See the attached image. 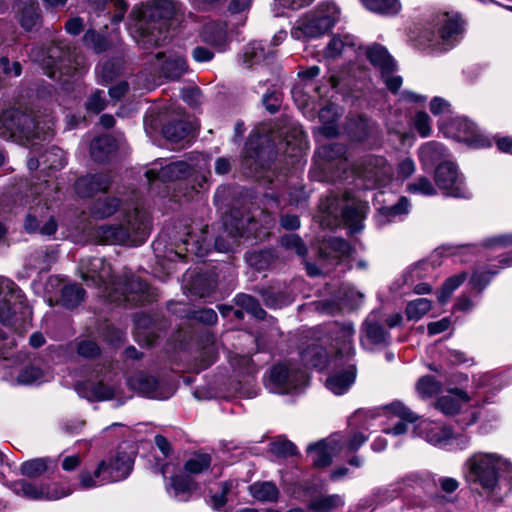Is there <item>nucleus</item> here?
I'll use <instances>...</instances> for the list:
<instances>
[{"instance_id":"1","label":"nucleus","mask_w":512,"mask_h":512,"mask_svg":"<svg viewBox=\"0 0 512 512\" xmlns=\"http://www.w3.org/2000/svg\"><path fill=\"white\" fill-rule=\"evenodd\" d=\"M466 482L481 489L493 502H501L512 491V462L495 452H475L463 463Z\"/></svg>"},{"instance_id":"2","label":"nucleus","mask_w":512,"mask_h":512,"mask_svg":"<svg viewBox=\"0 0 512 512\" xmlns=\"http://www.w3.org/2000/svg\"><path fill=\"white\" fill-rule=\"evenodd\" d=\"M81 276L100 289V295L111 302H129L141 305L149 300V286L134 275H124L123 280L114 279L111 265L103 258L94 257L82 260Z\"/></svg>"},{"instance_id":"3","label":"nucleus","mask_w":512,"mask_h":512,"mask_svg":"<svg viewBox=\"0 0 512 512\" xmlns=\"http://www.w3.org/2000/svg\"><path fill=\"white\" fill-rule=\"evenodd\" d=\"M171 0H149L133 8L128 30L143 49L159 46L166 39V21L176 14Z\"/></svg>"},{"instance_id":"4","label":"nucleus","mask_w":512,"mask_h":512,"mask_svg":"<svg viewBox=\"0 0 512 512\" xmlns=\"http://www.w3.org/2000/svg\"><path fill=\"white\" fill-rule=\"evenodd\" d=\"M355 330L350 322L332 323L325 328L324 337H320L323 342H329L334 356L330 359L326 349L320 344H312L301 353V360L306 366L323 370L329 366L330 362L335 365L346 364L355 354L353 345V336Z\"/></svg>"},{"instance_id":"5","label":"nucleus","mask_w":512,"mask_h":512,"mask_svg":"<svg viewBox=\"0 0 512 512\" xmlns=\"http://www.w3.org/2000/svg\"><path fill=\"white\" fill-rule=\"evenodd\" d=\"M54 121L47 116L40 120L19 109H7L0 114V137L22 145H30L31 153L36 146L53 136Z\"/></svg>"},{"instance_id":"6","label":"nucleus","mask_w":512,"mask_h":512,"mask_svg":"<svg viewBox=\"0 0 512 512\" xmlns=\"http://www.w3.org/2000/svg\"><path fill=\"white\" fill-rule=\"evenodd\" d=\"M150 233V218L146 211L134 208L124 215L120 225H102L95 231V237L103 244H127L138 246L144 243Z\"/></svg>"},{"instance_id":"7","label":"nucleus","mask_w":512,"mask_h":512,"mask_svg":"<svg viewBox=\"0 0 512 512\" xmlns=\"http://www.w3.org/2000/svg\"><path fill=\"white\" fill-rule=\"evenodd\" d=\"M209 164L202 154H192L188 161L179 160L170 162L159 169L153 167L146 171L148 181L161 180L163 182L181 180L191 177L192 188L197 192L209 188Z\"/></svg>"},{"instance_id":"8","label":"nucleus","mask_w":512,"mask_h":512,"mask_svg":"<svg viewBox=\"0 0 512 512\" xmlns=\"http://www.w3.org/2000/svg\"><path fill=\"white\" fill-rule=\"evenodd\" d=\"M29 57L47 69L50 78L57 80L63 75L82 74L87 70L84 57L63 43L53 45L47 51L38 47L32 48Z\"/></svg>"},{"instance_id":"9","label":"nucleus","mask_w":512,"mask_h":512,"mask_svg":"<svg viewBox=\"0 0 512 512\" xmlns=\"http://www.w3.org/2000/svg\"><path fill=\"white\" fill-rule=\"evenodd\" d=\"M462 23L456 16L447 13L438 15L421 32L419 41L428 48L444 51L453 46L461 33Z\"/></svg>"},{"instance_id":"10","label":"nucleus","mask_w":512,"mask_h":512,"mask_svg":"<svg viewBox=\"0 0 512 512\" xmlns=\"http://www.w3.org/2000/svg\"><path fill=\"white\" fill-rule=\"evenodd\" d=\"M307 383L308 376L304 370L278 364L270 370L265 386L272 393L287 394L302 390Z\"/></svg>"},{"instance_id":"11","label":"nucleus","mask_w":512,"mask_h":512,"mask_svg":"<svg viewBox=\"0 0 512 512\" xmlns=\"http://www.w3.org/2000/svg\"><path fill=\"white\" fill-rule=\"evenodd\" d=\"M439 129L447 138L463 142L472 148H485L491 145L490 140L479 132L477 125L465 117L440 120Z\"/></svg>"},{"instance_id":"12","label":"nucleus","mask_w":512,"mask_h":512,"mask_svg":"<svg viewBox=\"0 0 512 512\" xmlns=\"http://www.w3.org/2000/svg\"><path fill=\"white\" fill-rule=\"evenodd\" d=\"M9 489L16 495L34 501H55L72 493V488L58 483L38 484L24 479L12 481Z\"/></svg>"},{"instance_id":"13","label":"nucleus","mask_w":512,"mask_h":512,"mask_svg":"<svg viewBox=\"0 0 512 512\" xmlns=\"http://www.w3.org/2000/svg\"><path fill=\"white\" fill-rule=\"evenodd\" d=\"M356 175L365 189H372L390 183L393 169L384 157L369 155L356 168Z\"/></svg>"},{"instance_id":"14","label":"nucleus","mask_w":512,"mask_h":512,"mask_svg":"<svg viewBox=\"0 0 512 512\" xmlns=\"http://www.w3.org/2000/svg\"><path fill=\"white\" fill-rule=\"evenodd\" d=\"M435 182L446 196L455 198H469L471 192L464 184L462 176L458 173L453 162H443L436 168Z\"/></svg>"},{"instance_id":"15","label":"nucleus","mask_w":512,"mask_h":512,"mask_svg":"<svg viewBox=\"0 0 512 512\" xmlns=\"http://www.w3.org/2000/svg\"><path fill=\"white\" fill-rule=\"evenodd\" d=\"M127 383L130 389L151 399L165 400L170 398L175 392L173 385L167 382H160L142 372L129 377Z\"/></svg>"},{"instance_id":"16","label":"nucleus","mask_w":512,"mask_h":512,"mask_svg":"<svg viewBox=\"0 0 512 512\" xmlns=\"http://www.w3.org/2000/svg\"><path fill=\"white\" fill-rule=\"evenodd\" d=\"M21 291L16 289L14 282L0 276V322L13 326L17 320L16 314L22 307Z\"/></svg>"},{"instance_id":"17","label":"nucleus","mask_w":512,"mask_h":512,"mask_svg":"<svg viewBox=\"0 0 512 512\" xmlns=\"http://www.w3.org/2000/svg\"><path fill=\"white\" fill-rule=\"evenodd\" d=\"M386 410L389 414V422L382 430L385 434L393 436L402 435L416 420L415 414L400 402L392 403Z\"/></svg>"},{"instance_id":"18","label":"nucleus","mask_w":512,"mask_h":512,"mask_svg":"<svg viewBox=\"0 0 512 512\" xmlns=\"http://www.w3.org/2000/svg\"><path fill=\"white\" fill-rule=\"evenodd\" d=\"M471 401H474L475 404L480 403L478 399L470 396L466 391L454 388L448 390L447 394L438 397L434 406L442 414L453 416L462 411Z\"/></svg>"},{"instance_id":"19","label":"nucleus","mask_w":512,"mask_h":512,"mask_svg":"<svg viewBox=\"0 0 512 512\" xmlns=\"http://www.w3.org/2000/svg\"><path fill=\"white\" fill-rule=\"evenodd\" d=\"M133 464L134 452H127L120 447L108 462L105 461L106 476L110 483L126 479L133 469Z\"/></svg>"},{"instance_id":"20","label":"nucleus","mask_w":512,"mask_h":512,"mask_svg":"<svg viewBox=\"0 0 512 512\" xmlns=\"http://www.w3.org/2000/svg\"><path fill=\"white\" fill-rule=\"evenodd\" d=\"M413 430L416 436L441 448L447 447L450 440V428L436 421L422 420L413 425Z\"/></svg>"},{"instance_id":"21","label":"nucleus","mask_w":512,"mask_h":512,"mask_svg":"<svg viewBox=\"0 0 512 512\" xmlns=\"http://www.w3.org/2000/svg\"><path fill=\"white\" fill-rule=\"evenodd\" d=\"M389 339V333L377 321L376 315L370 314L361 329L360 343L362 347L371 350L374 346L388 344Z\"/></svg>"},{"instance_id":"22","label":"nucleus","mask_w":512,"mask_h":512,"mask_svg":"<svg viewBox=\"0 0 512 512\" xmlns=\"http://www.w3.org/2000/svg\"><path fill=\"white\" fill-rule=\"evenodd\" d=\"M112 184L108 174H88L77 179L75 191L81 197H93L100 192H106Z\"/></svg>"},{"instance_id":"23","label":"nucleus","mask_w":512,"mask_h":512,"mask_svg":"<svg viewBox=\"0 0 512 512\" xmlns=\"http://www.w3.org/2000/svg\"><path fill=\"white\" fill-rule=\"evenodd\" d=\"M338 446L337 437L331 436L326 440L310 445L307 451L316 467H326L331 463L334 456L341 454Z\"/></svg>"},{"instance_id":"24","label":"nucleus","mask_w":512,"mask_h":512,"mask_svg":"<svg viewBox=\"0 0 512 512\" xmlns=\"http://www.w3.org/2000/svg\"><path fill=\"white\" fill-rule=\"evenodd\" d=\"M325 33L326 31L319 24L311 10L299 17L291 29V36L296 40L318 38Z\"/></svg>"},{"instance_id":"25","label":"nucleus","mask_w":512,"mask_h":512,"mask_svg":"<svg viewBox=\"0 0 512 512\" xmlns=\"http://www.w3.org/2000/svg\"><path fill=\"white\" fill-rule=\"evenodd\" d=\"M368 211V204L359 199L348 200L342 209V217L351 233L363 229V221Z\"/></svg>"},{"instance_id":"26","label":"nucleus","mask_w":512,"mask_h":512,"mask_svg":"<svg viewBox=\"0 0 512 512\" xmlns=\"http://www.w3.org/2000/svg\"><path fill=\"white\" fill-rule=\"evenodd\" d=\"M76 391L82 398L89 401H105L112 399L116 391L103 382L85 381L76 385Z\"/></svg>"},{"instance_id":"27","label":"nucleus","mask_w":512,"mask_h":512,"mask_svg":"<svg viewBox=\"0 0 512 512\" xmlns=\"http://www.w3.org/2000/svg\"><path fill=\"white\" fill-rule=\"evenodd\" d=\"M356 379V367L354 364H347L341 372L331 375L326 380V387L335 395L346 393Z\"/></svg>"},{"instance_id":"28","label":"nucleus","mask_w":512,"mask_h":512,"mask_svg":"<svg viewBox=\"0 0 512 512\" xmlns=\"http://www.w3.org/2000/svg\"><path fill=\"white\" fill-rule=\"evenodd\" d=\"M311 11L326 33L333 28L341 18L340 8L332 1L321 2Z\"/></svg>"},{"instance_id":"29","label":"nucleus","mask_w":512,"mask_h":512,"mask_svg":"<svg viewBox=\"0 0 512 512\" xmlns=\"http://www.w3.org/2000/svg\"><path fill=\"white\" fill-rule=\"evenodd\" d=\"M365 55L372 65L377 67L381 75L393 73L396 64L387 50L378 44L371 45L365 49Z\"/></svg>"},{"instance_id":"30","label":"nucleus","mask_w":512,"mask_h":512,"mask_svg":"<svg viewBox=\"0 0 512 512\" xmlns=\"http://www.w3.org/2000/svg\"><path fill=\"white\" fill-rule=\"evenodd\" d=\"M105 460L98 463L94 470L82 469L78 475L79 488L90 490L110 483L106 476Z\"/></svg>"},{"instance_id":"31","label":"nucleus","mask_w":512,"mask_h":512,"mask_svg":"<svg viewBox=\"0 0 512 512\" xmlns=\"http://www.w3.org/2000/svg\"><path fill=\"white\" fill-rule=\"evenodd\" d=\"M201 39L217 48L218 51H224L227 46L226 24L221 22H209L205 24L200 34Z\"/></svg>"},{"instance_id":"32","label":"nucleus","mask_w":512,"mask_h":512,"mask_svg":"<svg viewBox=\"0 0 512 512\" xmlns=\"http://www.w3.org/2000/svg\"><path fill=\"white\" fill-rule=\"evenodd\" d=\"M163 57L165 61L162 63L161 72L166 78L176 80L187 72L188 65L184 55L176 53L169 54L167 57L162 53L156 55L158 60Z\"/></svg>"},{"instance_id":"33","label":"nucleus","mask_w":512,"mask_h":512,"mask_svg":"<svg viewBox=\"0 0 512 512\" xmlns=\"http://www.w3.org/2000/svg\"><path fill=\"white\" fill-rule=\"evenodd\" d=\"M356 44V38L352 35H336L330 39L324 49L323 55L327 59H335L347 54L349 51H355Z\"/></svg>"},{"instance_id":"34","label":"nucleus","mask_w":512,"mask_h":512,"mask_svg":"<svg viewBox=\"0 0 512 512\" xmlns=\"http://www.w3.org/2000/svg\"><path fill=\"white\" fill-rule=\"evenodd\" d=\"M340 109L335 104H328L319 111V119L322 123L320 132L327 138L338 134L336 120L340 116Z\"/></svg>"},{"instance_id":"35","label":"nucleus","mask_w":512,"mask_h":512,"mask_svg":"<svg viewBox=\"0 0 512 512\" xmlns=\"http://www.w3.org/2000/svg\"><path fill=\"white\" fill-rule=\"evenodd\" d=\"M224 225L231 240L224 242L222 237H218L215 240V247L219 252L230 251L233 245L238 242V238L243 237L245 234L243 219H236L235 221H229L228 219H225Z\"/></svg>"},{"instance_id":"36","label":"nucleus","mask_w":512,"mask_h":512,"mask_svg":"<svg viewBox=\"0 0 512 512\" xmlns=\"http://www.w3.org/2000/svg\"><path fill=\"white\" fill-rule=\"evenodd\" d=\"M116 149V141L109 135L95 138L90 146V154L94 161L104 162Z\"/></svg>"},{"instance_id":"37","label":"nucleus","mask_w":512,"mask_h":512,"mask_svg":"<svg viewBox=\"0 0 512 512\" xmlns=\"http://www.w3.org/2000/svg\"><path fill=\"white\" fill-rule=\"evenodd\" d=\"M445 147L438 142H427L419 149V158L424 167H429L444 159Z\"/></svg>"},{"instance_id":"38","label":"nucleus","mask_w":512,"mask_h":512,"mask_svg":"<svg viewBox=\"0 0 512 512\" xmlns=\"http://www.w3.org/2000/svg\"><path fill=\"white\" fill-rule=\"evenodd\" d=\"M55 467L56 462L50 458H35L22 463L20 470L28 478H37Z\"/></svg>"},{"instance_id":"39","label":"nucleus","mask_w":512,"mask_h":512,"mask_svg":"<svg viewBox=\"0 0 512 512\" xmlns=\"http://www.w3.org/2000/svg\"><path fill=\"white\" fill-rule=\"evenodd\" d=\"M274 56V51L268 50L265 52V47L262 42H251L247 45L243 52V64L246 67H251L254 64H258L261 61H267L269 58Z\"/></svg>"},{"instance_id":"40","label":"nucleus","mask_w":512,"mask_h":512,"mask_svg":"<svg viewBox=\"0 0 512 512\" xmlns=\"http://www.w3.org/2000/svg\"><path fill=\"white\" fill-rule=\"evenodd\" d=\"M120 200L116 197L97 199L90 208V214L95 219H105L112 216L119 208Z\"/></svg>"},{"instance_id":"41","label":"nucleus","mask_w":512,"mask_h":512,"mask_svg":"<svg viewBox=\"0 0 512 512\" xmlns=\"http://www.w3.org/2000/svg\"><path fill=\"white\" fill-rule=\"evenodd\" d=\"M193 481L186 475L171 476L166 485L168 493L178 500L187 499L188 493L191 491Z\"/></svg>"},{"instance_id":"42","label":"nucleus","mask_w":512,"mask_h":512,"mask_svg":"<svg viewBox=\"0 0 512 512\" xmlns=\"http://www.w3.org/2000/svg\"><path fill=\"white\" fill-rule=\"evenodd\" d=\"M343 505L344 499L338 494L317 496L308 502L309 509L314 512H331Z\"/></svg>"},{"instance_id":"43","label":"nucleus","mask_w":512,"mask_h":512,"mask_svg":"<svg viewBox=\"0 0 512 512\" xmlns=\"http://www.w3.org/2000/svg\"><path fill=\"white\" fill-rule=\"evenodd\" d=\"M249 492L253 498L262 502L276 501L279 496L278 488L269 481L253 483L249 486Z\"/></svg>"},{"instance_id":"44","label":"nucleus","mask_w":512,"mask_h":512,"mask_svg":"<svg viewBox=\"0 0 512 512\" xmlns=\"http://www.w3.org/2000/svg\"><path fill=\"white\" fill-rule=\"evenodd\" d=\"M373 123L366 117H358L350 120L347 126L349 136L358 142H362L371 136Z\"/></svg>"},{"instance_id":"45","label":"nucleus","mask_w":512,"mask_h":512,"mask_svg":"<svg viewBox=\"0 0 512 512\" xmlns=\"http://www.w3.org/2000/svg\"><path fill=\"white\" fill-rule=\"evenodd\" d=\"M409 206L410 204L408 199L406 197H401L395 205L380 208L376 221L379 225H384L387 222L392 221L396 216L407 214Z\"/></svg>"},{"instance_id":"46","label":"nucleus","mask_w":512,"mask_h":512,"mask_svg":"<svg viewBox=\"0 0 512 512\" xmlns=\"http://www.w3.org/2000/svg\"><path fill=\"white\" fill-rule=\"evenodd\" d=\"M363 6L374 13L381 15H396L401 10L399 0H360Z\"/></svg>"},{"instance_id":"47","label":"nucleus","mask_w":512,"mask_h":512,"mask_svg":"<svg viewBox=\"0 0 512 512\" xmlns=\"http://www.w3.org/2000/svg\"><path fill=\"white\" fill-rule=\"evenodd\" d=\"M43 172L46 170H59L66 165L64 151L58 147L52 146L42 153Z\"/></svg>"},{"instance_id":"48","label":"nucleus","mask_w":512,"mask_h":512,"mask_svg":"<svg viewBox=\"0 0 512 512\" xmlns=\"http://www.w3.org/2000/svg\"><path fill=\"white\" fill-rule=\"evenodd\" d=\"M85 291L78 284L65 285L61 290V302L66 308H74L84 299Z\"/></svg>"},{"instance_id":"49","label":"nucleus","mask_w":512,"mask_h":512,"mask_svg":"<svg viewBox=\"0 0 512 512\" xmlns=\"http://www.w3.org/2000/svg\"><path fill=\"white\" fill-rule=\"evenodd\" d=\"M211 461L209 454L195 453L187 459L184 469L188 474H200L209 469Z\"/></svg>"},{"instance_id":"50","label":"nucleus","mask_w":512,"mask_h":512,"mask_svg":"<svg viewBox=\"0 0 512 512\" xmlns=\"http://www.w3.org/2000/svg\"><path fill=\"white\" fill-rule=\"evenodd\" d=\"M40 18L38 3L35 0H29L24 3L20 15V23L22 27L29 31L38 22Z\"/></svg>"},{"instance_id":"51","label":"nucleus","mask_w":512,"mask_h":512,"mask_svg":"<svg viewBox=\"0 0 512 512\" xmlns=\"http://www.w3.org/2000/svg\"><path fill=\"white\" fill-rule=\"evenodd\" d=\"M432 307L431 301L426 298H417L408 302L405 314L408 320H420Z\"/></svg>"},{"instance_id":"52","label":"nucleus","mask_w":512,"mask_h":512,"mask_svg":"<svg viewBox=\"0 0 512 512\" xmlns=\"http://www.w3.org/2000/svg\"><path fill=\"white\" fill-rule=\"evenodd\" d=\"M472 384L474 388L484 389L487 392H493L501 387L499 376L493 372L473 375Z\"/></svg>"},{"instance_id":"53","label":"nucleus","mask_w":512,"mask_h":512,"mask_svg":"<svg viewBox=\"0 0 512 512\" xmlns=\"http://www.w3.org/2000/svg\"><path fill=\"white\" fill-rule=\"evenodd\" d=\"M192 130V124L179 121L166 125L163 129V133L169 140L178 142L186 138Z\"/></svg>"},{"instance_id":"54","label":"nucleus","mask_w":512,"mask_h":512,"mask_svg":"<svg viewBox=\"0 0 512 512\" xmlns=\"http://www.w3.org/2000/svg\"><path fill=\"white\" fill-rule=\"evenodd\" d=\"M121 63L119 60L106 61L96 67V75L100 84L111 82L120 72Z\"/></svg>"},{"instance_id":"55","label":"nucleus","mask_w":512,"mask_h":512,"mask_svg":"<svg viewBox=\"0 0 512 512\" xmlns=\"http://www.w3.org/2000/svg\"><path fill=\"white\" fill-rule=\"evenodd\" d=\"M466 273H460L449 277L443 284L437 298L440 304H446L452 293L465 281Z\"/></svg>"},{"instance_id":"56","label":"nucleus","mask_w":512,"mask_h":512,"mask_svg":"<svg viewBox=\"0 0 512 512\" xmlns=\"http://www.w3.org/2000/svg\"><path fill=\"white\" fill-rule=\"evenodd\" d=\"M466 273H460L449 277L443 284L437 298L440 304H446L452 293L465 281Z\"/></svg>"},{"instance_id":"57","label":"nucleus","mask_w":512,"mask_h":512,"mask_svg":"<svg viewBox=\"0 0 512 512\" xmlns=\"http://www.w3.org/2000/svg\"><path fill=\"white\" fill-rule=\"evenodd\" d=\"M44 381H46L44 372L34 365L23 368L17 376V382L23 385L40 384Z\"/></svg>"},{"instance_id":"58","label":"nucleus","mask_w":512,"mask_h":512,"mask_svg":"<svg viewBox=\"0 0 512 512\" xmlns=\"http://www.w3.org/2000/svg\"><path fill=\"white\" fill-rule=\"evenodd\" d=\"M25 229L28 232H35L39 229L42 235H53L57 230V223L54 218H50L43 226H39V221L35 215L28 214L25 221Z\"/></svg>"},{"instance_id":"59","label":"nucleus","mask_w":512,"mask_h":512,"mask_svg":"<svg viewBox=\"0 0 512 512\" xmlns=\"http://www.w3.org/2000/svg\"><path fill=\"white\" fill-rule=\"evenodd\" d=\"M235 300L238 306L253 315L255 318L263 319L265 317L266 312L252 296L239 294L236 296Z\"/></svg>"},{"instance_id":"60","label":"nucleus","mask_w":512,"mask_h":512,"mask_svg":"<svg viewBox=\"0 0 512 512\" xmlns=\"http://www.w3.org/2000/svg\"><path fill=\"white\" fill-rule=\"evenodd\" d=\"M346 149L341 144H328V145H322L317 150V155L321 158H323L327 162H332L335 160H346L345 157Z\"/></svg>"},{"instance_id":"61","label":"nucleus","mask_w":512,"mask_h":512,"mask_svg":"<svg viewBox=\"0 0 512 512\" xmlns=\"http://www.w3.org/2000/svg\"><path fill=\"white\" fill-rule=\"evenodd\" d=\"M327 248L330 251H323L321 253L324 257L342 258L350 253V245L348 242L341 238H331L327 243Z\"/></svg>"},{"instance_id":"62","label":"nucleus","mask_w":512,"mask_h":512,"mask_svg":"<svg viewBox=\"0 0 512 512\" xmlns=\"http://www.w3.org/2000/svg\"><path fill=\"white\" fill-rule=\"evenodd\" d=\"M407 191L411 194L423 196H433L437 194V190L432 182L426 177H419L415 181L407 185Z\"/></svg>"},{"instance_id":"63","label":"nucleus","mask_w":512,"mask_h":512,"mask_svg":"<svg viewBox=\"0 0 512 512\" xmlns=\"http://www.w3.org/2000/svg\"><path fill=\"white\" fill-rule=\"evenodd\" d=\"M339 441V450L341 453H345V455L357 451L367 440V438L362 433H355L353 436L346 440L340 435H335Z\"/></svg>"},{"instance_id":"64","label":"nucleus","mask_w":512,"mask_h":512,"mask_svg":"<svg viewBox=\"0 0 512 512\" xmlns=\"http://www.w3.org/2000/svg\"><path fill=\"white\" fill-rule=\"evenodd\" d=\"M84 43L87 47L93 49L96 53L104 52L108 49L109 43L105 37L96 33L94 30H88L84 37Z\"/></svg>"}]
</instances>
